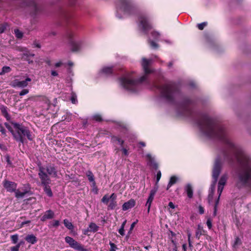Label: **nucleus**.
<instances>
[{
  "mask_svg": "<svg viewBox=\"0 0 251 251\" xmlns=\"http://www.w3.org/2000/svg\"><path fill=\"white\" fill-rule=\"evenodd\" d=\"M151 34L152 36L155 39H158L160 37V33L156 31H153L151 32Z\"/></svg>",
  "mask_w": 251,
  "mask_h": 251,
  "instance_id": "nucleus-36",
  "label": "nucleus"
},
{
  "mask_svg": "<svg viewBox=\"0 0 251 251\" xmlns=\"http://www.w3.org/2000/svg\"><path fill=\"white\" fill-rule=\"evenodd\" d=\"M31 81L29 77L26 78L25 80L20 81L18 79L13 80L11 86L13 87L24 88L28 85V82Z\"/></svg>",
  "mask_w": 251,
  "mask_h": 251,
  "instance_id": "nucleus-13",
  "label": "nucleus"
},
{
  "mask_svg": "<svg viewBox=\"0 0 251 251\" xmlns=\"http://www.w3.org/2000/svg\"><path fill=\"white\" fill-rule=\"evenodd\" d=\"M151 203L147 201L146 205L148 206V212L149 213L150 210Z\"/></svg>",
  "mask_w": 251,
  "mask_h": 251,
  "instance_id": "nucleus-51",
  "label": "nucleus"
},
{
  "mask_svg": "<svg viewBox=\"0 0 251 251\" xmlns=\"http://www.w3.org/2000/svg\"><path fill=\"white\" fill-rule=\"evenodd\" d=\"M65 242L75 250L78 251H87V250L82 245L75 240L73 238L67 236L65 237Z\"/></svg>",
  "mask_w": 251,
  "mask_h": 251,
  "instance_id": "nucleus-11",
  "label": "nucleus"
},
{
  "mask_svg": "<svg viewBox=\"0 0 251 251\" xmlns=\"http://www.w3.org/2000/svg\"><path fill=\"white\" fill-rule=\"evenodd\" d=\"M201 235V233H200L199 231H197L196 234V236L197 238H199L200 236Z\"/></svg>",
  "mask_w": 251,
  "mask_h": 251,
  "instance_id": "nucleus-62",
  "label": "nucleus"
},
{
  "mask_svg": "<svg viewBox=\"0 0 251 251\" xmlns=\"http://www.w3.org/2000/svg\"><path fill=\"white\" fill-rule=\"evenodd\" d=\"M27 189H25L23 191H21L20 189L16 190L15 191V196L17 198H20L24 197L25 194L28 192Z\"/></svg>",
  "mask_w": 251,
  "mask_h": 251,
  "instance_id": "nucleus-21",
  "label": "nucleus"
},
{
  "mask_svg": "<svg viewBox=\"0 0 251 251\" xmlns=\"http://www.w3.org/2000/svg\"><path fill=\"white\" fill-rule=\"evenodd\" d=\"M109 245L110 246V251H116L117 247L115 244L112 242H110Z\"/></svg>",
  "mask_w": 251,
  "mask_h": 251,
  "instance_id": "nucleus-39",
  "label": "nucleus"
},
{
  "mask_svg": "<svg viewBox=\"0 0 251 251\" xmlns=\"http://www.w3.org/2000/svg\"><path fill=\"white\" fill-rule=\"evenodd\" d=\"M75 36V34L72 31H68L66 34V37L72 47V50L73 51L78 50L80 48V44L74 40Z\"/></svg>",
  "mask_w": 251,
  "mask_h": 251,
  "instance_id": "nucleus-9",
  "label": "nucleus"
},
{
  "mask_svg": "<svg viewBox=\"0 0 251 251\" xmlns=\"http://www.w3.org/2000/svg\"><path fill=\"white\" fill-rule=\"evenodd\" d=\"M54 213L53 212L50 210L47 211L44 215L41 217V220L42 221H45L47 219H50L53 218Z\"/></svg>",
  "mask_w": 251,
  "mask_h": 251,
  "instance_id": "nucleus-17",
  "label": "nucleus"
},
{
  "mask_svg": "<svg viewBox=\"0 0 251 251\" xmlns=\"http://www.w3.org/2000/svg\"><path fill=\"white\" fill-rule=\"evenodd\" d=\"M152 59H142V66L144 69L145 75L139 79H132L128 75L126 77H123L120 79L121 85L126 89L133 91L134 88L139 83L145 82L148 78V75L152 72L149 66L152 63Z\"/></svg>",
  "mask_w": 251,
  "mask_h": 251,
  "instance_id": "nucleus-2",
  "label": "nucleus"
},
{
  "mask_svg": "<svg viewBox=\"0 0 251 251\" xmlns=\"http://www.w3.org/2000/svg\"><path fill=\"white\" fill-rule=\"evenodd\" d=\"M116 198L117 196L114 193H113L110 196L105 195L102 198L101 201L107 204L109 201H110L108 205V208L113 209L117 205V202L116 201Z\"/></svg>",
  "mask_w": 251,
  "mask_h": 251,
  "instance_id": "nucleus-10",
  "label": "nucleus"
},
{
  "mask_svg": "<svg viewBox=\"0 0 251 251\" xmlns=\"http://www.w3.org/2000/svg\"><path fill=\"white\" fill-rule=\"evenodd\" d=\"M112 141L113 143L119 144L120 146H122L123 144L124 143V141L120 139L119 138L117 137H113L112 138Z\"/></svg>",
  "mask_w": 251,
  "mask_h": 251,
  "instance_id": "nucleus-27",
  "label": "nucleus"
},
{
  "mask_svg": "<svg viewBox=\"0 0 251 251\" xmlns=\"http://www.w3.org/2000/svg\"><path fill=\"white\" fill-rule=\"evenodd\" d=\"M0 109L2 115L6 118L7 120L9 121L10 117L8 113L7 108L4 105H1L0 107Z\"/></svg>",
  "mask_w": 251,
  "mask_h": 251,
  "instance_id": "nucleus-20",
  "label": "nucleus"
},
{
  "mask_svg": "<svg viewBox=\"0 0 251 251\" xmlns=\"http://www.w3.org/2000/svg\"><path fill=\"white\" fill-rule=\"evenodd\" d=\"M3 185L6 190L10 192H15L17 186L16 183L6 180L3 182Z\"/></svg>",
  "mask_w": 251,
  "mask_h": 251,
  "instance_id": "nucleus-14",
  "label": "nucleus"
},
{
  "mask_svg": "<svg viewBox=\"0 0 251 251\" xmlns=\"http://www.w3.org/2000/svg\"><path fill=\"white\" fill-rule=\"evenodd\" d=\"M169 206L172 209H174L175 208V205L172 202H170L169 203Z\"/></svg>",
  "mask_w": 251,
  "mask_h": 251,
  "instance_id": "nucleus-54",
  "label": "nucleus"
},
{
  "mask_svg": "<svg viewBox=\"0 0 251 251\" xmlns=\"http://www.w3.org/2000/svg\"><path fill=\"white\" fill-rule=\"evenodd\" d=\"M33 7L35 9V11H36L37 8V5L35 3H33Z\"/></svg>",
  "mask_w": 251,
  "mask_h": 251,
  "instance_id": "nucleus-63",
  "label": "nucleus"
},
{
  "mask_svg": "<svg viewBox=\"0 0 251 251\" xmlns=\"http://www.w3.org/2000/svg\"><path fill=\"white\" fill-rule=\"evenodd\" d=\"M138 22L139 27L146 34H147L149 31L152 28L151 23L149 18L146 15H140L138 17Z\"/></svg>",
  "mask_w": 251,
  "mask_h": 251,
  "instance_id": "nucleus-7",
  "label": "nucleus"
},
{
  "mask_svg": "<svg viewBox=\"0 0 251 251\" xmlns=\"http://www.w3.org/2000/svg\"><path fill=\"white\" fill-rule=\"evenodd\" d=\"M146 157L147 159H149V160L151 162L153 160V158L151 156V155L150 154H147Z\"/></svg>",
  "mask_w": 251,
  "mask_h": 251,
  "instance_id": "nucleus-49",
  "label": "nucleus"
},
{
  "mask_svg": "<svg viewBox=\"0 0 251 251\" xmlns=\"http://www.w3.org/2000/svg\"><path fill=\"white\" fill-rule=\"evenodd\" d=\"M86 176L88 177V180L90 182H92L93 185L95 186L96 183L94 179V176L92 173L91 171H88L86 173Z\"/></svg>",
  "mask_w": 251,
  "mask_h": 251,
  "instance_id": "nucleus-23",
  "label": "nucleus"
},
{
  "mask_svg": "<svg viewBox=\"0 0 251 251\" xmlns=\"http://www.w3.org/2000/svg\"><path fill=\"white\" fill-rule=\"evenodd\" d=\"M11 251H19V250L18 249L15 248L13 247L11 248Z\"/></svg>",
  "mask_w": 251,
  "mask_h": 251,
  "instance_id": "nucleus-64",
  "label": "nucleus"
},
{
  "mask_svg": "<svg viewBox=\"0 0 251 251\" xmlns=\"http://www.w3.org/2000/svg\"><path fill=\"white\" fill-rule=\"evenodd\" d=\"M7 26V24H5L2 25L0 27V33L3 32L4 31V30H5V29L6 28Z\"/></svg>",
  "mask_w": 251,
  "mask_h": 251,
  "instance_id": "nucleus-42",
  "label": "nucleus"
},
{
  "mask_svg": "<svg viewBox=\"0 0 251 251\" xmlns=\"http://www.w3.org/2000/svg\"><path fill=\"white\" fill-rule=\"evenodd\" d=\"M181 108L183 110L182 114L187 115L190 113V108L187 105H183Z\"/></svg>",
  "mask_w": 251,
  "mask_h": 251,
  "instance_id": "nucleus-31",
  "label": "nucleus"
},
{
  "mask_svg": "<svg viewBox=\"0 0 251 251\" xmlns=\"http://www.w3.org/2000/svg\"><path fill=\"white\" fill-rule=\"evenodd\" d=\"M17 141L23 143V137L26 136L29 140L32 139L30 132L25 126H6Z\"/></svg>",
  "mask_w": 251,
  "mask_h": 251,
  "instance_id": "nucleus-4",
  "label": "nucleus"
},
{
  "mask_svg": "<svg viewBox=\"0 0 251 251\" xmlns=\"http://www.w3.org/2000/svg\"><path fill=\"white\" fill-rule=\"evenodd\" d=\"M206 225L209 229L211 228L212 225V221L210 219H207V222H206Z\"/></svg>",
  "mask_w": 251,
  "mask_h": 251,
  "instance_id": "nucleus-43",
  "label": "nucleus"
},
{
  "mask_svg": "<svg viewBox=\"0 0 251 251\" xmlns=\"http://www.w3.org/2000/svg\"><path fill=\"white\" fill-rule=\"evenodd\" d=\"M161 176V173L160 171L157 172L156 175V183L158 182Z\"/></svg>",
  "mask_w": 251,
  "mask_h": 251,
  "instance_id": "nucleus-45",
  "label": "nucleus"
},
{
  "mask_svg": "<svg viewBox=\"0 0 251 251\" xmlns=\"http://www.w3.org/2000/svg\"><path fill=\"white\" fill-rule=\"evenodd\" d=\"M139 144L142 147H145V146H146V144L144 142H139Z\"/></svg>",
  "mask_w": 251,
  "mask_h": 251,
  "instance_id": "nucleus-61",
  "label": "nucleus"
},
{
  "mask_svg": "<svg viewBox=\"0 0 251 251\" xmlns=\"http://www.w3.org/2000/svg\"><path fill=\"white\" fill-rule=\"evenodd\" d=\"M227 179V176L226 174L223 175L221 177L218 185V196L215 201V204L214 206V215L215 216L216 214L217 207L219 203L220 197L221 195L222 191L224 189V186L226 182Z\"/></svg>",
  "mask_w": 251,
  "mask_h": 251,
  "instance_id": "nucleus-8",
  "label": "nucleus"
},
{
  "mask_svg": "<svg viewBox=\"0 0 251 251\" xmlns=\"http://www.w3.org/2000/svg\"><path fill=\"white\" fill-rule=\"evenodd\" d=\"M24 242L23 241H21L20 242H19L16 246H14V247L17 249H18V250H19V248L20 247V246L24 244Z\"/></svg>",
  "mask_w": 251,
  "mask_h": 251,
  "instance_id": "nucleus-50",
  "label": "nucleus"
},
{
  "mask_svg": "<svg viewBox=\"0 0 251 251\" xmlns=\"http://www.w3.org/2000/svg\"><path fill=\"white\" fill-rule=\"evenodd\" d=\"M214 124V120L207 115L201 117V124L203 126H211Z\"/></svg>",
  "mask_w": 251,
  "mask_h": 251,
  "instance_id": "nucleus-15",
  "label": "nucleus"
},
{
  "mask_svg": "<svg viewBox=\"0 0 251 251\" xmlns=\"http://www.w3.org/2000/svg\"><path fill=\"white\" fill-rule=\"evenodd\" d=\"M11 240L14 244H16L18 240V235L17 234L13 235L11 237Z\"/></svg>",
  "mask_w": 251,
  "mask_h": 251,
  "instance_id": "nucleus-38",
  "label": "nucleus"
},
{
  "mask_svg": "<svg viewBox=\"0 0 251 251\" xmlns=\"http://www.w3.org/2000/svg\"><path fill=\"white\" fill-rule=\"evenodd\" d=\"M135 204V201L133 199H130L128 201L124 203L122 206L123 210L126 211L132 208Z\"/></svg>",
  "mask_w": 251,
  "mask_h": 251,
  "instance_id": "nucleus-16",
  "label": "nucleus"
},
{
  "mask_svg": "<svg viewBox=\"0 0 251 251\" xmlns=\"http://www.w3.org/2000/svg\"><path fill=\"white\" fill-rule=\"evenodd\" d=\"M119 233L122 236L125 235V230L124 228L123 227H121L118 230Z\"/></svg>",
  "mask_w": 251,
  "mask_h": 251,
  "instance_id": "nucleus-46",
  "label": "nucleus"
},
{
  "mask_svg": "<svg viewBox=\"0 0 251 251\" xmlns=\"http://www.w3.org/2000/svg\"><path fill=\"white\" fill-rule=\"evenodd\" d=\"M118 5L126 14L134 15L138 12V7L130 0H120Z\"/></svg>",
  "mask_w": 251,
  "mask_h": 251,
  "instance_id": "nucleus-5",
  "label": "nucleus"
},
{
  "mask_svg": "<svg viewBox=\"0 0 251 251\" xmlns=\"http://www.w3.org/2000/svg\"><path fill=\"white\" fill-rule=\"evenodd\" d=\"M221 164L219 159H217L215 162L212 171L213 181L211 185L209 193L208 196V201L209 203L213 202L214 192L215 189V185L217 181L218 177L220 173Z\"/></svg>",
  "mask_w": 251,
  "mask_h": 251,
  "instance_id": "nucleus-3",
  "label": "nucleus"
},
{
  "mask_svg": "<svg viewBox=\"0 0 251 251\" xmlns=\"http://www.w3.org/2000/svg\"><path fill=\"white\" fill-rule=\"evenodd\" d=\"M137 222H138V221H137V220H136V222H133V223L131 224V226H130V231H131V230L133 229L134 227L135 226V225L136 224V223H137Z\"/></svg>",
  "mask_w": 251,
  "mask_h": 251,
  "instance_id": "nucleus-53",
  "label": "nucleus"
},
{
  "mask_svg": "<svg viewBox=\"0 0 251 251\" xmlns=\"http://www.w3.org/2000/svg\"><path fill=\"white\" fill-rule=\"evenodd\" d=\"M161 91L163 97L168 100H171L173 98L176 89L174 84L170 83L163 86Z\"/></svg>",
  "mask_w": 251,
  "mask_h": 251,
  "instance_id": "nucleus-6",
  "label": "nucleus"
},
{
  "mask_svg": "<svg viewBox=\"0 0 251 251\" xmlns=\"http://www.w3.org/2000/svg\"><path fill=\"white\" fill-rule=\"evenodd\" d=\"M46 170L50 175L54 177L57 176V172L53 166H48L47 167Z\"/></svg>",
  "mask_w": 251,
  "mask_h": 251,
  "instance_id": "nucleus-19",
  "label": "nucleus"
},
{
  "mask_svg": "<svg viewBox=\"0 0 251 251\" xmlns=\"http://www.w3.org/2000/svg\"><path fill=\"white\" fill-rule=\"evenodd\" d=\"M199 130L201 136L217 137L224 140L241 165L239 175L240 181L243 184L251 185V159L249 156L242 150L235 146L219 126H200Z\"/></svg>",
  "mask_w": 251,
  "mask_h": 251,
  "instance_id": "nucleus-1",
  "label": "nucleus"
},
{
  "mask_svg": "<svg viewBox=\"0 0 251 251\" xmlns=\"http://www.w3.org/2000/svg\"><path fill=\"white\" fill-rule=\"evenodd\" d=\"M45 169L42 166L39 167V176L41 179L42 184L46 185L50 183V179L48 176L45 173Z\"/></svg>",
  "mask_w": 251,
  "mask_h": 251,
  "instance_id": "nucleus-12",
  "label": "nucleus"
},
{
  "mask_svg": "<svg viewBox=\"0 0 251 251\" xmlns=\"http://www.w3.org/2000/svg\"><path fill=\"white\" fill-rule=\"evenodd\" d=\"M33 46L34 47H36V48H41V45L40 44L38 43L37 41H35L34 42H33Z\"/></svg>",
  "mask_w": 251,
  "mask_h": 251,
  "instance_id": "nucleus-47",
  "label": "nucleus"
},
{
  "mask_svg": "<svg viewBox=\"0 0 251 251\" xmlns=\"http://www.w3.org/2000/svg\"><path fill=\"white\" fill-rule=\"evenodd\" d=\"M98 226L95 223H91L89 226V229L86 230L84 233L86 234L88 231H96L98 230Z\"/></svg>",
  "mask_w": 251,
  "mask_h": 251,
  "instance_id": "nucleus-24",
  "label": "nucleus"
},
{
  "mask_svg": "<svg viewBox=\"0 0 251 251\" xmlns=\"http://www.w3.org/2000/svg\"><path fill=\"white\" fill-rule=\"evenodd\" d=\"M71 100L73 104H76L77 102L76 95L74 92L71 94Z\"/></svg>",
  "mask_w": 251,
  "mask_h": 251,
  "instance_id": "nucleus-32",
  "label": "nucleus"
},
{
  "mask_svg": "<svg viewBox=\"0 0 251 251\" xmlns=\"http://www.w3.org/2000/svg\"><path fill=\"white\" fill-rule=\"evenodd\" d=\"M0 131L3 134L5 133V130L3 128V126H0Z\"/></svg>",
  "mask_w": 251,
  "mask_h": 251,
  "instance_id": "nucleus-56",
  "label": "nucleus"
},
{
  "mask_svg": "<svg viewBox=\"0 0 251 251\" xmlns=\"http://www.w3.org/2000/svg\"><path fill=\"white\" fill-rule=\"evenodd\" d=\"M122 151L123 152V153L125 155H127L128 153V151L126 149H122Z\"/></svg>",
  "mask_w": 251,
  "mask_h": 251,
  "instance_id": "nucleus-55",
  "label": "nucleus"
},
{
  "mask_svg": "<svg viewBox=\"0 0 251 251\" xmlns=\"http://www.w3.org/2000/svg\"><path fill=\"white\" fill-rule=\"evenodd\" d=\"M207 24V23L206 22H203L202 23L199 24L197 26L200 30H202Z\"/></svg>",
  "mask_w": 251,
  "mask_h": 251,
  "instance_id": "nucleus-40",
  "label": "nucleus"
},
{
  "mask_svg": "<svg viewBox=\"0 0 251 251\" xmlns=\"http://www.w3.org/2000/svg\"><path fill=\"white\" fill-rule=\"evenodd\" d=\"M64 224L65 226L69 229H72L74 227L72 223L68 221L67 219H65L64 220Z\"/></svg>",
  "mask_w": 251,
  "mask_h": 251,
  "instance_id": "nucleus-28",
  "label": "nucleus"
},
{
  "mask_svg": "<svg viewBox=\"0 0 251 251\" xmlns=\"http://www.w3.org/2000/svg\"><path fill=\"white\" fill-rule=\"evenodd\" d=\"M156 193V191L155 190H152L151 192H150V196L148 199V200H147V201L148 202H150L151 203H152L153 200V199H154V195H155V194Z\"/></svg>",
  "mask_w": 251,
  "mask_h": 251,
  "instance_id": "nucleus-29",
  "label": "nucleus"
},
{
  "mask_svg": "<svg viewBox=\"0 0 251 251\" xmlns=\"http://www.w3.org/2000/svg\"><path fill=\"white\" fill-rule=\"evenodd\" d=\"M93 118L96 121L100 122L102 120V117L99 114H96L93 116Z\"/></svg>",
  "mask_w": 251,
  "mask_h": 251,
  "instance_id": "nucleus-37",
  "label": "nucleus"
},
{
  "mask_svg": "<svg viewBox=\"0 0 251 251\" xmlns=\"http://www.w3.org/2000/svg\"><path fill=\"white\" fill-rule=\"evenodd\" d=\"M25 240L27 242L32 244H34L37 242L36 237L32 234L27 235L25 238Z\"/></svg>",
  "mask_w": 251,
  "mask_h": 251,
  "instance_id": "nucleus-22",
  "label": "nucleus"
},
{
  "mask_svg": "<svg viewBox=\"0 0 251 251\" xmlns=\"http://www.w3.org/2000/svg\"><path fill=\"white\" fill-rule=\"evenodd\" d=\"M93 189H92V191L96 194H97L98 193V189L97 188V187H96V185L94 186L93 185Z\"/></svg>",
  "mask_w": 251,
  "mask_h": 251,
  "instance_id": "nucleus-57",
  "label": "nucleus"
},
{
  "mask_svg": "<svg viewBox=\"0 0 251 251\" xmlns=\"http://www.w3.org/2000/svg\"><path fill=\"white\" fill-rule=\"evenodd\" d=\"M59 225V222L57 220L54 221L52 223V226H57Z\"/></svg>",
  "mask_w": 251,
  "mask_h": 251,
  "instance_id": "nucleus-52",
  "label": "nucleus"
},
{
  "mask_svg": "<svg viewBox=\"0 0 251 251\" xmlns=\"http://www.w3.org/2000/svg\"><path fill=\"white\" fill-rule=\"evenodd\" d=\"M28 92H29V90L28 89H23L19 93V95H20V96H24L25 95L27 94Z\"/></svg>",
  "mask_w": 251,
  "mask_h": 251,
  "instance_id": "nucleus-44",
  "label": "nucleus"
},
{
  "mask_svg": "<svg viewBox=\"0 0 251 251\" xmlns=\"http://www.w3.org/2000/svg\"><path fill=\"white\" fill-rule=\"evenodd\" d=\"M199 211L201 214H203L204 212L203 208L201 205L199 206Z\"/></svg>",
  "mask_w": 251,
  "mask_h": 251,
  "instance_id": "nucleus-48",
  "label": "nucleus"
},
{
  "mask_svg": "<svg viewBox=\"0 0 251 251\" xmlns=\"http://www.w3.org/2000/svg\"><path fill=\"white\" fill-rule=\"evenodd\" d=\"M185 190L187 192L188 197L191 198L193 196V191L191 186L190 184H187L185 186Z\"/></svg>",
  "mask_w": 251,
  "mask_h": 251,
  "instance_id": "nucleus-25",
  "label": "nucleus"
},
{
  "mask_svg": "<svg viewBox=\"0 0 251 251\" xmlns=\"http://www.w3.org/2000/svg\"><path fill=\"white\" fill-rule=\"evenodd\" d=\"M16 36L18 38H21L23 37V33L18 29H15L14 30Z\"/></svg>",
  "mask_w": 251,
  "mask_h": 251,
  "instance_id": "nucleus-35",
  "label": "nucleus"
},
{
  "mask_svg": "<svg viewBox=\"0 0 251 251\" xmlns=\"http://www.w3.org/2000/svg\"><path fill=\"white\" fill-rule=\"evenodd\" d=\"M11 69L9 67L5 66L2 67V71L1 72H0V75H3L5 73H9L11 71Z\"/></svg>",
  "mask_w": 251,
  "mask_h": 251,
  "instance_id": "nucleus-30",
  "label": "nucleus"
},
{
  "mask_svg": "<svg viewBox=\"0 0 251 251\" xmlns=\"http://www.w3.org/2000/svg\"><path fill=\"white\" fill-rule=\"evenodd\" d=\"M148 42L151 46L153 49H157L158 47V45L155 42L151 41V39L148 40Z\"/></svg>",
  "mask_w": 251,
  "mask_h": 251,
  "instance_id": "nucleus-34",
  "label": "nucleus"
},
{
  "mask_svg": "<svg viewBox=\"0 0 251 251\" xmlns=\"http://www.w3.org/2000/svg\"><path fill=\"white\" fill-rule=\"evenodd\" d=\"M113 67H105L101 70V73L106 75H109L114 73Z\"/></svg>",
  "mask_w": 251,
  "mask_h": 251,
  "instance_id": "nucleus-18",
  "label": "nucleus"
},
{
  "mask_svg": "<svg viewBox=\"0 0 251 251\" xmlns=\"http://www.w3.org/2000/svg\"><path fill=\"white\" fill-rule=\"evenodd\" d=\"M61 65H62V62H57L56 63H55V66L56 67H59L61 66Z\"/></svg>",
  "mask_w": 251,
  "mask_h": 251,
  "instance_id": "nucleus-59",
  "label": "nucleus"
},
{
  "mask_svg": "<svg viewBox=\"0 0 251 251\" xmlns=\"http://www.w3.org/2000/svg\"><path fill=\"white\" fill-rule=\"evenodd\" d=\"M42 100L44 101L45 103L47 104L48 106H50V100L45 97H42Z\"/></svg>",
  "mask_w": 251,
  "mask_h": 251,
  "instance_id": "nucleus-41",
  "label": "nucleus"
},
{
  "mask_svg": "<svg viewBox=\"0 0 251 251\" xmlns=\"http://www.w3.org/2000/svg\"><path fill=\"white\" fill-rule=\"evenodd\" d=\"M44 186H45L44 190H45L46 193L49 197H51L52 196V193L51 189L50 188L47 187V185H44Z\"/></svg>",
  "mask_w": 251,
  "mask_h": 251,
  "instance_id": "nucleus-33",
  "label": "nucleus"
},
{
  "mask_svg": "<svg viewBox=\"0 0 251 251\" xmlns=\"http://www.w3.org/2000/svg\"><path fill=\"white\" fill-rule=\"evenodd\" d=\"M177 180V177L175 176H172L170 178V181L167 186V189L168 190L170 187H171L173 184L176 183Z\"/></svg>",
  "mask_w": 251,
  "mask_h": 251,
  "instance_id": "nucleus-26",
  "label": "nucleus"
},
{
  "mask_svg": "<svg viewBox=\"0 0 251 251\" xmlns=\"http://www.w3.org/2000/svg\"><path fill=\"white\" fill-rule=\"evenodd\" d=\"M51 74L52 76H54L58 75V73L55 71H52L51 72Z\"/></svg>",
  "mask_w": 251,
  "mask_h": 251,
  "instance_id": "nucleus-58",
  "label": "nucleus"
},
{
  "mask_svg": "<svg viewBox=\"0 0 251 251\" xmlns=\"http://www.w3.org/2000/svg\"><path fill=\"white\" fill-rule=\"evenodd\" d=\"M126 220H125L123 223H122V225H121V227H123V228H125V225L126 224Z\"/></svg>",
  "mask_w": 251,
  "mask_h": 251,
  "instance_id": "nucleus-60",
  "label": "nucleus"
}]
</instances>
